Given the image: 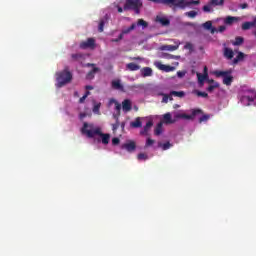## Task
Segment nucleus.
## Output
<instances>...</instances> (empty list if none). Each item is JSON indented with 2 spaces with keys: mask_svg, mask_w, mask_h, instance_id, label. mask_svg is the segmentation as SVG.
I'll return each instance as SVG.
<instances>
[{
  "mask_svg": "<svg viewBox=\"0 0 256 256\" xmlns=\"http://www.w3.org/2000/svg\"><path fill=\"white\" fill-rule=\"evenodd\" d=\"M251 27H255V22H244L242 24L243 31H247V30L251 29Z\"/></svg>",
  "mask_w": 256,
  "mask_h": 256,
  "instance_id": "obj_29",
  "label": "nucleus"
},
{
  "mask_svg": "<svg viewBox=\"0 0 256 256\" xmlns=\"http://www.w3.org/2000/svg\"><path fill=\"white\" fill-rule=\"evenodd\" d=\"M112 87H113V89H118V91H123V86L121 85V80H113Z\"/></svg>",
  "mask_w": 256,
  "mask_h": 256,
  "instance_id": "obj_25",
  "label": "nucleus"
},
{
  "mask_svg": "<svg viewBox=\"0 0 256 256\" xmlns=\"http://www.w3.org/2000/svg\"><path fill=\"white\" fill-rule=\"evenodd\" d=\"M85 89H87V91H93V86L87 85L85 86Z\"/></svg>",
  "mask_w": 256,
  "mask_h": 256,
  "instance_id": "obj_57",
  "label": "nucleus"
},
{
  "mask_svg": "<svg viewBox=\"0 0 256 256\" xmlns=\"http://www.w3.org/2000/svg\"><path fill=\"white\" fill-rule=\"evenodd\" d=\"M85 99H87V97L83 95V96L79 99V103H85Z\"/></svg>",
  "mask_w": 256,
  "mask_h": 256,
  "instance_id": "obj_55",
  "label": "nucleus"
},
{
  "mask_svg": "<svg viewBox=\"0 0 256 256\" xmlns=\"http://www.w3.org/2000/svg\"><path fill=\"white\" fill-rule=\"evenodd\" d=\"M153 143H155V140L148 138L146 141V147H151V145H153Z\"/></svg>",
  "mask_w": 256,
  "mask_h": 256,
  "instance_id": "obj_47",
  "label": "nucleus"
},
{
  "mask_svg": "<svg viewBox=\"0 0 256 256\" xmlns=\"http://www.w3.org/2000/svg\"><path fill=\"white\" fill-rule=\"evenodd\" d=\"M122 109H123V111H125V113H129V111H131V109H132L131 100L125 99L122 102Z\"/></svg>",
  "mask_w": 256,
  "mask_h": 256,
  "instance_id": "obj_15",
  "label": "nucleus"
},
{
  "mask_svg": "<svg viewBox=\"0 0 256 256\" xmlns=\"http://www.w3.org/2000/svg\"><path fill=\"white\" fill-rule=\"evenodd\" d=\"M204 29L207 31H211V33H215V28H213V22L207 21L203 24Z\"/></svg>",
  "mask_w": 256,
  "mask_h": 256,
  "instance_id": "obj_24",
  "label": "nucleus"
},
{
  "mask_svg": "<svg viewBox=\"0 0 256 256\" xmlns=\"http://www.w3.org/2000/svg\"><path fill=\"white\" fill-rule=\"evenodd\" d=\"M85 117V114H80V118L83 119Z\"/></svg>",
  "mask_w": 256,
  "mask_h": 256,
  "instance_id": "obj_64",
  "label": "nucleus"
},
{
  "mask_svg": "<svg viewBox=\"0 0 256 256\" xmlns=\"http://www.w3.org/2000/svg\"><path fill=\"white\" fill-rule=\"evenodd\" d=\"M159 147H162L163 151H167V149H171V143L170 142H166L164 144H159Z\"/></svg>",
  "mask_w": 256,
  "mask_h": 256,
  "instance_id": "obj_41",
  "label": "nucleus"
},
{
  "mask_svg": "<svg viewBox=\"0 0 256 256\" xmlns=\"http://www.w3.org/2000/svg\"><path fill=\"white\" fill-rule=\"evenodd\" d=\"M152 127H153V121H148L146 123V125L144 126V130L140 132L141 135H145V133H147L149 131V129Z\"/></svg>",
  "mask_w": 256,
  "mask_h": 256,
  "instance_id": "obj_30",
  "label": "nucleus"
},
{
  "mask_svg": "<svg viewBox=\"0 0 256 256\" xmlns=\"http://www.w3.org/2000/svg\"><path fill=\"white\" fill-rule=\"evenodd\" d=\"M99 109H101V104H96L93 108V113H99Z\"/></svg>",
  "mask_w": 256,
  "mask_h": 256,
  "instance_id": "obj_49",
  "label": "nucleus"
},
{
  "mask_svg": "<svg viewBox=\"0 0 256 256\" xmlns=\"http://www.w3.org/2000/svg\"><path fill=\"white\" fill-rule=\"evenodd\" d=\"M141 77H153V69L151 67H144L140 70Z\"/></svg>",
  "mask_w": 256,
  "mask_h": 256,
  "instance_id": "obj_13",
  "label": "nucleus"
},
{
  "mask_svg": "<svg viewBox=\"0 0 256 256\" xmlns=\"http://www.w3.org/2000/svg\"><path fill=\"white\" fill-rule=\"evenodd\" d=\"M86 67H95V64H93V63H88V64H86Z\"/></svg>",
  "mask_w": 256,
  "mask_h": 256,
  "instance_id": "obj_60",
  "label": "nucleus"
},
{
  "mask_svg": "<svg viewBox=\"0 0 256 256\" xmlns=\"http://www.w3.org/2000/svg\"><path fill=\"white\" fill-rule=\"evenodd\" d=\"M214 75L216 77H223V84L227 85V87L231 86V83H233V76H231V70H227V71L217 70L214 72Z\"/></svg>",
  "mask_w": 256,
  "mask_h": 256,
  "instance_id": "obj_5",
  "label": "nucleus"
},
{
  "mask_svg": "<svg viewBox=\"0 0 256 256\" xmlns=\"http://www.w3.org/2000/svg\"><path fill=\"white\" fill-rule=\"evenodd\" d=\"M217 87H219V83H214V85L208 86L206 91H208V93H213V91H215V89H217Z\"/></svg>",
  "mask_w": 256,
  "mask_h": 256,
  "instance_id": "obj_39",
  "label": "nucleus"
},
{
  "mask_svg": "<svg viewBox=\"0 0 256 256\" xmlns=\"http://www.w3.org/2000/svg\"><path fill=\"white\" fill-rule=\"evenodd\" d=\"M141 7H143V2L141 0H126L124 11H134L136 15H139V13H141Z\"/></svg>",
  "mask_w": 256,
  "mask_h": 256,
  "instance_id": "obj_3",
  "label": "nucleus"
},
{
  "mask_svg": "<svg viewBox=\"0 0 256 256\" xmlns=\"http://www.w3.org/2000/svg\"><path fill=\"white\" fill-rule=\"evenodd\" d=\"M199 113H203L201 109H195L192 111V114H185V113H176L174 116V119L179 120V119H186L187 121H193L195 119L196 115H199Z\"/></svg>",
  "mask_w": 256,
  "mask_h": 256,
  "instance_id": "obj_6",
  "label": "nucleus"
},
{
  "mask_svg": "<svg viewBox=\"0 0 256 256\" xmlns=\"http://www.w3.org/2000/svg\"><path fill=\"white\" fill-rule=\"evenodd\" d=\"M88 95H91V92H90V91H86L85 94H84V97L87 98Z\"/></svg>",
  "mask_w": 256,
  "mask_h": 256,
  "instance_id": "obj_61",
  "label": "nucleus"
},
{
  "mask_svg": "<svg viewBox=\"0 0 256 256\" xmlns=\"http://www.w3.org/2000/svg\"><path fill=\"white\" fill-rule=\"evenodd\" d=\"M80 49H95L94 38H88L86 41L80 43Z\"/></svg>",
  "mask_w": 256,
  "mask_h": 256,
  "instance_id": "obj_7",
  "label": "nucleus"
},
{
  "mask_svg": "<svg viewBox=\"0 0 256 256\" xmlns=\"http://www.w3.org/2000/svg\"><path fill=\"white\" fill-rule=\"evenodd\" d=\"M237 21H239V17L227 16L224 20V23L225 25H233Z\"/></svg>",
  "mask_w": 256,
  "mask_h": 256,
  "instance_id": "obj_16",
  "label": "nucleus"
},
{
  "mask_svg": "<svg viewBox=\"0 0 256 256\" xmlns=\"http://www.w3.org/2000/svg\"><path fill=\"white\" fill-rule=\"evenodd\" d=\"M241 9H247V7H249L248 3H243L240 5Z\"/></svg>",
  "mask_w": 256,
  "mask_h": 256,
  "instance_id": "obj_53",
  "label": "nucleus"
},
{
  "mask_svg": "<svg viewBox=\"0 0 256 256\" xmlns=\"http://www.w3.org/2000/svg\"><path fill=\"white\" fill-rule=\"evenodd\" d=\"M74 95H75V97H78L79 96V92H75Z\"/></svg>",
  "mask_w": 256,
  "mask_h": 256,
  "instance_id": "obj_63",
  "label": "nucleus"
},
{
  "mask_svg": "<svg viewBox=\"0 0 256 256\" xmlns=\"http://www.w3.org/2000/svg\"><path fill=\"white\" fill-rule=\"evenodd\" d=\"M169 101H173V95L169 94Z\"/></svg>",
  "mask_w": 256,
  "mask_h": 256,
  "instance_id": "obj_62",
  "label": "nucleus"
},
{
  "mask_svg": "<svg viewBox=\"0 0 256 256\" xmlns=\"http://www.w3.org/2000/svg\"><path fill=\"white\" fill-rule=\"evenodd\" d=\"M136 28H137V24L133 23V24H131L130 27L123 29L120 35H122V37H123V35H129V33L131 31H134V29H136Z\"/></svg>",
  "mask_w": 256,
  "mask_h": 256,
  "instance_id": "obj_19",
  "label": "nucleus"
},
{
  "mask_svg": "<svg viewBox=\"0 0 256 256\" xmlns=\"http://www.w3.org/2000/svg\"><path fill=\"white\" fill-rule=\"evenodd\" d=\"M177 76L178 77H185V72L178 71Z\"/></svg>",
  "mask_w": 256,
  "mask_h": 256,
  "instance_id": "obj_54",
  "label": "nucleus"
},
{
  "mask_svg": "<svg viewBox=\"0 0 256 256\" xmlns=\"http://www.w3.org/2000/svg\"><path fill=\"white\" fill-rule=\"evenodd\" d=\"M73 81V74L69 71V67L66 66L62 71L56 72V87L61 89L65 85H69Z\"/></svg>",
  "mask_w": 256,
  "mask_h": 256,
  "instance_id": "obj_2",
  "label": "nucleus"
},
{
  "mask_svg": "<svg viewBox=\"0 0 256 256\" xmlns=\"http://www.w3.org/2000/svg\"><path fill=\"white\" fill-rule=\"evenodd\" d=\"M122 149H126V151H128V153H133V151H135V149H137V145L135 144V142L130 141L128 143L123 144Z\"/></svg>",
  "mask_w": 256,
  "mask_h": 256,
  "instance_id": "obj_11",
  "label": "nucleus"
},
{
  "mask_svg": "<svg viewBox=\"0 0 256 256\" xmlns=\"http://www.w3.org/2000/svg\"><path fill=\"white\" fill-rule=\"evenodd\" d=\"M209 4L212 7H219L225 5V0H210Z\"/></svg>",
  "mask_w": 256,
  "mask_h": 256,
  "instance_id": "obj_23",
  "label": "nucleus"
},
{
  "mask_svg": "<svg viewBox=\"0 0 256 256\" xmlns=\"http://www.w3.org/2000/svg\"><path fill=\"white\" fill-rule=\"evenodd\" d=\"M186 17H190V19H195L197 17V11H189L185 13Z\"/></svg>",
  "mask_w": 256,
  "mask_h": 256,
  "instance_id": "obj_40",
  "label": "nucleus"
},
{
  "mask_svg": "<svg viewBox=\"0 0 256 256\" xmlns=\"http://www.w3.org/2000/svg\"><path fill=\"white\" fill-rule=\"evenodd\" d=\"M244 41H245V39L243 37L237 36L235 38V41L233 42V45L236 46V47L239 46V45H243Z\"/></svg>",
  "mask_w": 256,
  "mask_h": 256,
  "instance_id": "obj_31",
  "label": "nucleus"
},
{
  "mask_svg": "<svg viewBox=\"0 0 256 256\" xmlns=\"http://www.w3.org/2000/svg\"><path fill=\"white\" fill-rule=\"evenodd\" d=\"M132 61H142L143 58L141 57H134V58H131Z\"/></svg>",
  "mask_w": 256,
  "mask_h": 256,
  "instance_id": "obj_56",
  "label": "nucleus"
},
{
  "mask_svg": "<svg viewBox=\"0 0 256 256\" xmlns=\"http://www.w3.org/2000/svg\"><path fill=\"white\" fill-rule=\"evenodd\" d=\"M241 101L245 102L247 101L248 105H251L253 101H255V97L253 96H242Z\"/></svg>",
  "mask_w": 256,
  "mask_h": 256,
  "instance_id": "obj_33",
  "label": "nucleus"
},
{
  "mask_svg": "<svg viewBox=\"0 0 256 256\" xmlns=\"http://www.w3.org/2000/svg\"><path fill=\"white\" fill-rule=\"evenodd\" d=\"M175 121H177V119L175 118L173 120V118L171 117V113H166L163 115V123H165V125H172L173 123H175Z\"/></svg>",
  "mask_w": 256,
  "mask_h": 256,
  "instance_id": "obj_14",
  "label": "nucleus"
},
{
  "mask_svg": "<svg viewBox=\"0 0 256 256\" xmlns=\"http://www.w3.org/2000/svg\"><path fill=\"white\" fill-rule=\"evenodd\" d=\"M170 95H173L174 97L183 98V97H185V92H183V91H171Z\"/></svg>",
  "mask_w": 256,
  "mask_h": 256,
  "instance_id": "obj_36",
  "label": "nucleus"
},
{
  "mask_svg": "<svg viewBox=\"0 0 256 256\" xmlns=\"http://www.w3.org/2000/svg\"><path fill=\"white\" fill-rule=\"evenodd\" d=\"M104 29H105V20L102 19V20H100L99 25H98L99 33H103Z\"/></svg>",
  "mask_w": 256,
  "mask_h": 256,
  "instance_id": "obj_38",
  "label": "nucleus"
},
{
  "mask_svg": "<svg viewBox=\"0 0 256 256\" xmlns=\"http://www.w3.org/2000/svg\"><path fill=\"white\" fill-rule=\"evenodd\" d=\"M110 103H114L116 113H121V105L115 99H111Z\"/></svg>",
  "mask_w": 256,
  "mask_h": 256,
  "instance_id": "obj_35",
  "label": "nucleus"
},
{
  "mask_svg": "<svg viewBox=\"0 0 256 256\" xmlns=\"http://www.w3.org/2000/svg\"><path fill=\"white\" fill-rule=\"evenodd\" d=\"M163 96L162 103H169V94H161Z\"/></svg>",
  "mask_w": 256,
  "mask_h": 256,
  "instance_id": "obj_46",
  "label": "nucleus"
},
{
  "mask_svg": "<svg viewBox=\"0 0 256 256\" xmlns=\"http://www.w3.org/2000/svg\"><path fill=\"white\" fill-rule=\"evenodd\" d=\"M100 69L99 67H93L92 70H90L87 75H86V79H95V73H99Z\"/></svg>",
  "mask_w": 256,
  "mask_h": 256,
  "instance_id": "obj_17",
  "label": "nucleus"
},
{
  "mask_svg": "<svg viewBox=\"0 0 256 256\" xmlns=\"http://www.w3.org/2000/svg\"><path fill=\"white\" fill-rule=\"evenodd\" d=\"M207 66L204 67V74L201 73H197V79H198V83H200V85H203V83H205L206 79H209V73L207 72Z\"/></svg>",
  "mask_w": 256,
  "mask_h": 256,
  "instance_id": "obj_9",
  "label": "nucleus"
},
{
  "mask_svg": "<svg viewBox=\"0 0 256 256\" xmlns=\"http://www.w3.org/2000/svg\"><path fill=\"white\" fill-rule=\"evenodd\" d=\"M123 10L125 11V9L123 8H121V6H118V13H123Z\"/></svg>",
  "mask_w": 256,
  "mask_h": 256,
  "instance_id": "obj_59",
  "label": "nucleus"
},
{
  "mask_svg": "<svg viewBox=\"0 0 256 256\" xmlns=\"http://www.w3.org/2000/svg\"><path fill=\"white\" fill-rule=\"evenodd\" d=\"M226 29H227V27L225 25L219 26L218 27V32L223 33V31H225Z\"/></svg>",
  "mask_w": 256,
  "mask_h": 256,
  "instance_id": "obj_52",
  "label": "nucleus"
},
{
  "mask_svg": "<svg viewBox=\"0 0 256 256\" xmlns=\"http://www.w3.org/2000/svg\"><path fill=\"white\" fill-rule=\"evenodd\" d=\"M121 140H119V138H113L112 139V145H119Z\"/></svg>",
  "mask_w": 256,
  "mask_h": 256,
  "instance_id": "obj_51",
  "label": "nucleus"
},
{
  "mask_svg": "<svg viewBox=\"0 0 256 256\" xmlns=\"http://www.w3.org/2000/svg\"><path fill=\"white\" fill-rule=\"evenodd\" d=\"M205 121H209V115L205 114L199 118V123H203Z\"/></svg>",
  "mask_w": 256,
  "mask_h": 256,
  "instance_id": "obj_45",
  "label": "nucleus"
},
{
  "mask_svg": "<svg viewBox=\"0 0 256 256\" xmlns=\"http://www.w3.org/2000/svg\"><path fill=\"white\" fill-rule=\"evenodd\" d=\"M211 7H213V6H211V4L208 2V5L203 6L202 9L205 13H211V11H213V10H211Z\"/></svg>",
  "mask_w": 256,
  "mask_h": 256,
  "instance_id": "obj_42",
  "label": "nucleus"
},
{
  "mask_svg": "<svg viewBox=\"0 0 256 256\" xmlns=\"http://www.w3.org/2000/svg\"><path fill=\"white\" fill-rule=\"evenodd\" d=\"M184 49H187L188 51H193V44L191 42H186L184 45Z\"/></svg>",
  "mask_w": 256,
  "mask_h": 256,
  "instance_id": "obj_43",
  "label": "nucleus"
},
{
  "mask_svg": "<svg viewBox=\"0 0 256 256\" xmlns=\"http://www.w3.org/2000/svg\"><path fill=\"white\" fill-rule=\"evenodd\" d=\"M81 133L83 135H86V137H88L89 139H93L95 135H98L99 137H101L103 145H109V141L111 139L110 134H105L101 132L100 127H95L94 124H89L87 122L83 123V127L81 128Z\"/></svg>",
  "mask_w": 256,
  "mask_h": 256,
  "instance_id": "obj_1",
  "label": "nucleus"
},
{
  "mask_svg": "<svg viewBox=\"0 0 256 256\" xmlns=\"http://www.w3.org/2000/svg\"><path fill=\"white\" fill-rule=\"evenodd\" d=\"M161 133H163V123L159 122L154 130V135H161Z\"/></svg>",
  "mask_w": 256,
  "mask_h": 256,
  "instance_id": "obj_27",
  "label": "nucleus"
},
{
  "mask_svg": "<svg viewBox=\"0 0 256 256\" xmlns=\"http://www.w3.org/2000/svg\"><path fill=\"white\" fill-rule=\"evenodd\" d=\"M201 1L199 0H192V1H185V0H175L174 1V8L173 11H177V9L185 10L187 7H191V5H200Z\"/></svg>",
  "mask_w": 256,
  "mask_h": 256,
  "instance_id": "obj_4",
  "label": "nucleus"
},
{
  "mask_svg": "<svg viewBox=\"0 0 256 256\" xmlns=\"http://www.w3.org/2000/svg\"><path fill=\"white\" fill-rule=\"evenodd\" d=\"M120 127H121L122 131H125V122L120 123Z\"/></svg>",
  "mask_w": 256,
  "mask_h": 256,
  "instance_id": "obj_58",
  "label": "nucleus"
},
{
  "mask_svg": "<svg viewBox=\"0 0 256 256\" xmlns=\"http://www.w3.org/2000/svg\"><path fill=\"white\" fill-rule=\"evenodd\" d=\"M73 61H81V59H85V56L81 53H76L71 55Z\"/></svg>",
  "mask_w": 256,
  "mask_h": 256,
  "instance_id": "obj_34",
  "label": "nucleus"
},
{
  "mask_svg": "<svg viewBox=\"0 0 256 256\" xmlns=\"http://www.w3.org/2000/svg\"><path fill=\"white\" fill-rule=\"evenodd\" d=\"M130 126L133 127L134 129H139L143 127V123L141 122V117H137L135 121L130 123Z\"/></svg>",
  "mask_w": 256,
  "mask_h": 256,
  "instance_id": "obj_18",
  "label": "nucleus"
},
{
  "mask_svg": "<svg viewBox=\"0 0 256 256\" xmlns=\"http://www.w3.org/2000/svg\"><path fill=\"white\" fill-rule=\"evenodd\" d=\"M151 1L152 3H158L161 5H167V7H170L173 11L175 9V0H148Z\"/></svg>",
  "mask_w": 256,
  "mask_h": 256,
  "instance_id": "obj_8",
  "label": "nucleus"
},
{
  "mask_svg": "<svg viewBox=\"0 0 256 256\" xmlns=\"http://www.w3.org/2000/svg\"><path fill=\"white\" fill-rule=\"evenodd\" d=\"M161 49L162 51H177V49H179V45H164Z\"/></svg>",
  "mask_w": 256,
  "mask_h": 256,
  "instance_id": "obj_22",
  "label": "nucleus"
},
{
  "mask_svg": "<svg viewBox=\"0 0 256 256\" xmlns=\"http://www.w3.org/2000/svg\"><path fill=\"white\" fill-rule=\"evenodd\" d=\"M126 69H128V71H139L141 66L131 62L126 65Z\"/></svg>",
  "mask_w": 256,
  "mask_h": 256,
  "instance_id": "obj_21",
  "label": "nucleus"
},
{
  "mask_svg": "<svg viewBox=\"0 0 256 256\" xmlns=\"http://www.w3.org/2000/svg\"><path fill=\"white\" fill-rule=\"evenodd\" d=\"M137 25L138 27H142L143 29H147V27H149V23H147V21L143 19H138Z\"/></svg>",
  "mask_w": 256,
  "mask_h": 256,
  "instance_id": "obj_32",
  "label": "nucleus"
},
{
  "mask_svg": "<svg viewBox=\"0 0 256 256\" xmlns=\"http://www.w3.org/2000/svg\"><path fill=\"white\" fill-rule=\"evenodd\" d=\"M138 161H147L149 159V156L145 153H140L137 156Z\"/></svg>",
  "mask_w": 256,
  "mask_h": 256,
  "instance_id": "obj_37",
  "label": "nucleus"
},
{
  "mask_svg": "<svg viewBox=\"0 0 256 256\" xmlns=\"http://www.w3.org/2000/svg\"><path fill=\"white\" fill-rule=\"evenodd\" d=\"M243 59H245V54L243 52H239L233 60L234 65H237V63H239V61H243Z\"/></svg>",
  "mask_w": 256,
  "mask_h": 256,
  "instance_id": "obj_28",
  "label": "nucleus"
},
{
  "mask_svg": "<svg viewBox=\"0 0 256 256\" xmlns=\"http://www.w3.org/2000/svg\"><path fill=\"white\" fill-rule=\"evenodd\" d=\"M234 55L233 49L224 48V57H226V59H233Z\"/></svg>",
  "mask_w": 256,
  "mask_h": 256,
  "instance_id": "obj_20",
  "label": "nucleus"
},
{
  "mask_svg": "<svg viewBox=\"0 0 256 256\" xmlns=\"http://www.w3.org/2000/svg\"><path fill=\"white\" fill-rule=\"evenodd\" d=\"M156 23H160L162 27H169L171 25V20H169L167 17H156Z\"/></svg>",
  "mask_w": 256,
  "mask_h": 256,
  "instance_id": "obj_12",
  "label": "nucleus"
},
{
  "mask_svg": "<svg viewBox=\"0 0 256 256\" xmlns=\"http://www.w3.org/2000/svg\"><path fill=\"white\" fill-rule=\"evenodd\" d=\"M121 116V113L116 112L115 114H113V118L115 119L116 122H119V117Z\"/></svg>",
  "mask_w": 256,
  "mask_h": 256,
  "instance_id": "obj_50",
  "label": "nucleus"
},
{
  "mask_svg": "<svg viewBox=\"0 0 256 256\" xmlns=\"http://www.w3.org/2000/svg\"><path fill=\"white\" fill-rule=\"evenodd\" d=\"M156 67L160 69V71H165V73H171V71H175V67L161 64V62H158Z\"/></svg>",
  "mask_w": 256,
  "mask_h": 256,
  "instance_id": "obj_10",
  "label": "nucleus"
},
{
  "mask_svg": "<svg viewBox=\"0 0 256 256\" xmlns=\"http://www.w3.org/2000/svg\"><path fill=\"white\" fill-rule=\"evenodd\" d=\"M120 127V122H116L114 124H112V131L113 133H115Z\"/></svg>",
  "mask_w": 256,
  "mask_h": 256,
  "instance_id": "obj_44",
  "label": "nucleus"
},
{
  "mask_svg": "<svg viewBox=\"0 0 256 256\" xmlns=\"http://www.w3.org/2000/svg\"><path fill=\"white\" fill-rule=\"evenodd\" d=\"M192 93L193 95H196L197 97H203L204 99H207V97H209V94H207V92H202L199 90H193Z\"/></svg>",
  "mask_w": 256,
  "mask_h": 256,
  "instance_id": "obj_26",
  "label": "nucleus"
},
{
  "mask_svg": "<svg viewBox=\"0 0 256 256\" xmlns=\"http://www.w3.org/2000/svg\"><path fill=\"white\" fill-rule=\"evenodd\" d=\"M123 39V34H119L118 38L112 39V43H119Z\"/></svg>",
  "mask_w": 256,
  "mask_h": 256,
  "instance_id": "obj_48",
  "label": "nucleus"
}]
</instances>
